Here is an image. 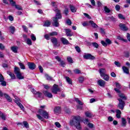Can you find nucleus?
Listing matches in <instances>:
<instances>
[{"mask_svg": "<svg viewBox=\"0 0 130 130\" xmlns=\"http://www.w3.org/2000/svg\"><path fill=\"white\" fill-rule=\"evenodd\" d=\"M50 36L49 35V34L48 35H45V39H46L47 40H49L50 38L49 37Z\"/></svg>", "mask_w": 130, "mask_h": 130, "instance_id": "nucleus-64", "label": "nucleus"}, {"mask_svg": "<svg viewBox=\"0 0 130 130\" xmlns=\"http://www.w3.org/2000/svg\"><path fill=\"white\" fill-rule=\"evenodd\" d=\"M45 77L48 81H52V77L49 76L48 74H45Z\"/></svg>", "mask_w": 130, "mask_h": 130, "instance_id": "nucleus-36", "label": "nucleus"}, {"mask_svg": "<svg viewBox=\"0 0 130 130\" xmlns=\"http://www.w3.org/2000/svg\"><path fill=\"white\" fill-rule=\"evenodd\" d=\"M52 92L53 94H57V92H60V88L58 87V85L54 84L52 89Z\"/></svg>", "mask_w": 130, "mask_h": 130, "instance_id": "nucleus-8", "label": "nucleus"}, {"mask_svg": "<svg viewBox=\"0 0 130 130\" xmlns=\"http://www.w3.org/2000/svg\"><path fill=\"white\" fill-rule=\"evenodd\" d=\"M92 45L93 47H95V48H98V47H99V45L96 42L92 43Z\"/></svg>", "mask_w": 130, "mask_h": 130, "instance_id": "nucleus-41", "label": "nucleus"}, {"mask_svg": "<svg viewBox=\"0 0 130 130\" xmlns=\"http://www.w3.org/2000/svg\"><path fill=\"white\" fill-rule=\"evenodd\" d=\"M14 72L16 75L17 78H18L19 80H23V79H24V76H22V73L20 72L19 68L15 67L14 69Z\"/></svg>", "mask_w": 130, "mask_h": 130, "instance_id": "nucleus-5", "label": "nucleus"}, {"mask_svg": "<svg viewBox=\"0 0 130 130\" xmlns=\"http://www.w3.org/2000/svg\"><path fill=\"white\" fill-rule=\"evenodd\" d=\"M66 23L68 25H69V26H71V25H72V21H71V20L70 19H68L66 21Z\"/></svg>", "mask_w": 130, "mask_h": 130, "instance_id": "nucleus-53", "label": "nucleus"}, {"mask_svg": "<svg viewBox=\"0 0 130 130\" xmlns=\"http://www.w3.org/2000/svg\"><path fill=\"white\" fill-rule=\"evenodd\" d=\"M52 5L53 7H54L55 9H54V12L56 13V16L53 18V23L52 25L54 27H59V23L57 21L59 19H61L62 16L61 14H60V11L57 9L56 6V3L55 2H52Z\"/></svg>", "mask_w": 130, "mask_h": 130, "instance_id": "nucleus-1", "label": "nucleus"}, {"mask_svg": "<svg viewBox=\"0 0 130 130\" xmlns=\"http://www.w3.org/2000/svg\"><path fill=\"white\" fill-rule=\"evenodd\" d=\"M10 31L12 33V34H14L16 28L13 26H10L9 27Z\"/></svg>", "mask_w": 130, "mask_h": 130, "instance_id": "nucleus-35", "label": "nucleus"}, {"mask_svg": "<svg viewBox=\"0 0 130 130\" xmlns=\"http://www.w3.org/2000/svg\"><path fill=\"white\" fill-rule=\"evenodd\" d=\"M89 25H91V27H92V28H98V25L95 23L94 22V21H92V20H90L89 21Z\"/></svg>", "mask_w": 130, "mask_h": 130, "instance_id": "nucleus-20", "label": "nucleus"}, {"mask_svg": "<svg viewBox=\"0 0 130 130\" xmlns=\"http://www.w3.org/2000/svg\"><path fill=\"white\" fill-rule=\"evenodd\" d=\"M101 77L102 78H103V79L105 80V81H106L107 82H108V81H109V79H110L109 75L107 74H104Z\"/></svg>", "mask_w": 130, "mask_h": 130, "instance_id": "nucleus-26", "label": "nucleus"}, {"mask_svg": "<svg viewBox=\"0 0 130 130\" xmlns=\"http://www.w3.org/2000/svg\"><path fill=\"white\" fill-rule=\"evenodd\" d=\"M4 97H5L6 99L9 102H12V98L10 97V95L7 93H4Z\"/></svg>", "mask_w": 130, "mask_h": 130, "instance_id": "nucleus-28", "label": "nucleus"}, {"mask_svg": "<svg viewBox=\"0 0 130 130\" xmlns=\"http://www.w3.org/2000/svg\"><path fill=\"white\" fill-rule=\"evenodd\" d=\"M49 35L50 36H56V35H57V32L54 31V32H51L49 34Z\"/></svg>", "mask_w": 130, "mask_h": 130, "instance_id": "nucleus-48", "label": "nucleus"}, {"mask_svg": "<svg viewBox=\"0 0 130 130\" xmlns=\"http://www.w3.org/2000/svg\"><path fill=\"white\" fill-rule=\"evenodd\" d=\"M60 40L62 43L64 44V45H68V44H70V42H69V41L64 38H61Z\"/></svg>", "mask_w": 130, "mask_h": 130, "instance_id": "nucleus-17", "label": "nucleus"}, {"mask_svg": "<svg viewBox=\"0 0 130 130\" xmlns=\"http://www.w3.org/2000/svg\"><path fill=\"white\" fill-rule=\"evenodd\" d=\"M90 3L92 6H93V7H95V6H96V4L95 3L94 0H90Z\"/></svg>", "mask_w": 130, "mask_h": 130, "instance_id": "nucleus-63", "label": "nucleus"}, {"mask_svg": "<svg viewBox=\"0 0 130 130\" xmlns=\"http://www.w3.org/2000/svg\"><path fill=\"white\" fill-rule=\"evenodd\" d=\"M18 63H19L20 69H21V70H25L26 69V67H25V66H24V64H23V63L19 62Z\"/></svg>", "mask_w": 130, "mask_h": 130, "instance_id": "nucleus-39", "label": "nucleus"}, {"mask_svg": "<svg viewBox=\"0 0 130 130\" xmlns=\"http://www.w3.org/2000/svg\"><path fill=\"white\" fill-rule=\"evenodd\" d=\"M23 125L26 127V128H29V124L28 123V122H27V121H23Z\"/></svg>", "mask_w": 130, "mask_h": 130, "instance_id": "nucleus-43", "label": "nucleus"}, {"mask_svg": "<svg viewBox=\"0 0 130 130\" xmlns=\"http://www.w3.org/2000/svg\"><path fill=\"white\" fill-rule=\"evenodd\" d=\"M119 27L121 30H122L123 31H127L128 30V28H127L125 24L123 23H120L119 24Z\"/></svg>", "mask_w": 130, "mask_h": 130, "instance_id": "nucleus-12", "label": "nucleus"}, {"mask_svg": "<svg viewBox=\"0 0 130 130\" xmlns=\"http://www.w3.org/2000/svg\"><path fill=\"white\" fill-rule=\"evenodd\" d=\"M104 11L106 12V13H110V10H109V9L106 6L105 7Z\"/></svg>", "mask_w": 130, "mask_h": 130, "instance_id": "nucleus-52", "label": "nucleus"}, {"mask_svg": "<svg viewBox=\"0 0 130 130\" xmlns=\"http://www.w3.org/2000/svg\"><path fill=\"white\" fill-rule=\"evenodd\" d=\"M31 91L36 95V97H39V98H42V93L38 91H36L35 89L31 88Z\"/></svg>", "mask_w": 130, "mask_h": 130, "instance_id": "nucleus-10", "label": "nucleus"}, {"mask_svg": "<svg viewBox=\"0 0 130 130\" xmlns=\"http://www.w3.org/2000/svg\"><path fill=\"white\" fill-rule=\"evenodd\" d=\"M119 101V104L118 105V107L119 108V109H121L122 110L124 108V106H125V103L122 100L119 99H118Z\"/></svg>", "mask_w": 130, "mask_h": 130, "instance_id": "nucleus-9", "label": "nucleus"}, {"mask_svg": "<svg viewBox=\"0 0 130 130\" xmlns=\"http://www.w3.org/2000/svg\"><path fill=\"white\" fill-rule=\"evenodd\" d=\"M116 88H115L114 90L117 93H119L118 95L121 99L123 100H126V96L123 93H120L119 89H120V84L118 82H116Z\"/></svg>", "mask_w": 130, "mask_h": 130, "instance_id": "nucleus-4", "label": "nucleus"}, {"mask_svg": "<svg viewBox=\"0 0 130 130\" xmlns=\"http://www.w3.org/2000/svg\"><path fill=\"white\" fill-rule=\"evenodd\" d=\"M69 13V9L66 8L64 10V14L67 16L68 14Z\"/></svg>", "mask_w": 130, "mask_h": 130, "instance_id": "nucleus-57", "label": "nucleus"}, {"mask_svg": "<svg viewBox=\"0 0 130 130\" xmlns=\"http://www.w3.org/2000/svg\"><path fill=\"white\" fill-rule=\"evenodd\" d=\"M118 17L120 20H125V17H124V16H123L121 14H119L118 15Z\"/></svg>", "mask_w": 130, "mask_h": 130, "instance_id": "nucleus-37", "label": "nucleus"}, {"mask_svg": "<svg viewBox=\"0 0 130 130\" xmlns=\"http://www.w3.org/2000/svg\"><path fill=\"white\" fill-rule=\"evenodd\" d=\"M55 125L57 127H60L61 126V125H60V123L58 122H55Z\"/></svg>", "mask_w": 130, "mask_h": 130, "instance_id": "nucleus-54", "label": "nucleus"}, {"mask_svg": "<svg viewBox=\"0 0 130 130\" xmlns=\"http://www.w3.org/2000/svg\"><path fill=\"white\" fill-rule=\"evenodd\" d=\"M75 49L77 52H81V49L80 48V47L79 46H76Z\"/></svg>", "mask_w": 130, "mask_h": 130, "instance_id": "nucleus-56", "label": "nucleus"}, {"mask_svg": "<svg viewBox=\"0 0 130 130\" xmlns=\"http://www.w3.org/2000/svg\"><path fill=\"white\" fill-rule=\"evenodd\" d=\"M38 113L39 114H37V118H38V119H40V120H42V121H43L44 119L43 117H44V118H46V119H48V118H49V114L46 111L44 110L43 109H40L38 111Z\"/></svg>", "mask_w": 130, "mask_h": 130, "instance_id": "nucleus-3", "label": "nucleus"}, {"mask_svg": "<svg viewBox=\"0 0 130 130\" xmlns=\"http://www.w3.org/2000/svg\"><path fill=\"white\" fill-rule=\"evenodd\" d=\"M85 115L87 116V117H92L93 114L91 112H86L85 113Z\"/></svg>", "mask_w": 130, "mask_h": 130, "instance_id": "nucleus-38", "label": "nucleus"}, {"mask_svg": "<svg viewBox=\"0 0 130 130\" xmlns=\"http://www.w3.org/2000/svg\"><path fill=\"white\" fill-rule=\"evenodd\" d=\"M75 101L79 104V105H83V103L81 102L79 100V99L76 98L75 99Z\"/></svg>", "mask_w": 130, "mask_h": 130, "instance_id": "nucleus-49", "label": "nucleus"}, {"mask_svg": "<svg viewBox=\"0 0 130 130\" xmlns=\"http://www.w3.org/2000/svg\"><path fill=\"white\" fill-rule=\"evenodd\" d=\"M126 125V120L124 118H122L121 126L125 127Z\"/></svg>", "mask_w": 130, "mask_h": 130, "instance_id": "nucleus-31", "label": "nucleus"}, {"mask_svg": "<svg viewBox=\"0 0 130 130\" xmlns=\"http://www.w3.org/2000/svg\"><path fill=\"white\" fill-rule=\"evenodd\" d=\"M14 98L15 99V100H14V102L16 103V104L18 105V106H19V107L21 109V110H22V111H25L24 106H23V105H22V104L20 103V99L17 98L16 95L14 96Z\"/></svg>", "mask_w": 130, "mask_h": 130, "instance_id": "nucleus-6", "label": "nucleus"}, {"mask_svg": "<svg viewBox=\"0 0 130 130\" xmlns=\"http://www.w3.org/2000/svg\"><path fill=\"white\" fill-rule=\"evenodd\" d=\"M83 57L85 59H95V56L91 55L90 54H84Z\"/></svg>", "mask_w": 130, "mask_h": 130, "instance_id": "nucleus-11", "label": "nucleus"}, {"mask_svg": "<svg viewBox=\"0 0 130 130\" xmlns=\"http://www.w3.org/2000/svg\"><path fill=\"white\" fill-rule=\"evenodd\" d=\"M51 42L53 43L54 46H57V39L55 38H53L51 39Z\"/></svg>", "mask_w": 130, "mask_h": 130, "instance_id": "nucleus-23", "label": "nucleus"}, {"mask_svg": "<svg viewBox=\"0 0 130 130\" xmlns=\"http://www.w3.org/2000/svg\"><path fill=\"white\" fill-rule=\"evenodd\" d=\"M0 79H3L2 81H0V82H1L2 86H3V87H6V86H7V82L4 81V77H3V75H1V77H0Z\"/></svg>", "mask_w": 130, "mask_h": 130, "instance_id": "nucleus-22", "label": "nucleus"}, {"mask_svg": "<svg viewBox=\"0 0 130 130\" xmlns=\"http://www.w3.org/2000/svg\"><path fill=\"white\" fill-rule=\"evenodd\" d=\"M55 58H56V59L57 60V61L59 62H60V63L62 67H64V66H66V62H64V61H62L61 59L60 58V57H59V56H57L55 57Z\"/></svg>", "mask_w": 130, "mask_h": 130, "instance_id": "nucleus-15", "label": "nucleus"}, {"mask_svg": "<svg viewBox=\"0 0 130 130\" xmlns=\"http://www.w3.org/2000/svg\"><path fill=\"white\" fill-rule=\"evenodd\" d=\"M66 34L67 36L71 37L74 35V34L72 32V30L70 29H65Z\"/></svg>", "mask_w": 130, "mask_h": 130, "instance_id": "nucleus-14", "label": "nucleus"}, {"mask_svg": "<svg viewBox=\"0 0 130 130\" xmlns=\"http://www.w3.org/2000/svg\"><path fill=\"white\" fill-rule=\"evenodd\" d=\"M122 69L123 73H124V74H126V75H128V74H129V71L128 70V68H127L125 66H123Z\"/></svg>", "mask_w": 130, "mask_h": 130, "instance_id": "nucleus-21", "label": "nucleus"}, {"mask_svg": "<svg viewBox=\"0 0 130 130\" xmlns=\"http://www.w3.org/2000/svg\"><path fill=\"white\" fill-rule=\"evenodd\" d=\"M106 83V82L102 79L99 80L98 81V84L100 86V87H105Z\"/></svg>", "mask_w": 130, "mask_h": 130, "instance_id": "nucleus-16", "label": "nucleus"}, {"mask_svg": "<svg viewBox=\"0 0 130 130\" xmlns=\"http://www.w3.org/2000/svg\"><path fill=\"white\" fill-rule=\"evenodd\" d=\"M65 78L66 79V82L69 85H73V80H72V79L70 78L69 77H66Z\"/></svg>", "mask_w": 130, "mask_h": 130, "instance_id": "nucleus-24", "label": "nucleus"}, {"mask_svg": "<svg viewBox=\"0 0 130 130\" xmlns=\"http://www.w3.org/2000/svg\"><path fill=\"white\" fill-rule=\"evenodd\" d=\"M7 74L11 77L12 80H15L16 79V76H15V74H14V73L8 71L7 72Z\"/></svg>", "mask_w": 130, "mask_h": 130, "instance_id": "nucleus-27", "label": "nucleus"}, {"mask_svg": "<svg viewBox=\"0 0 130 130\" xmlns=\"http://www.w3.org/2000/svg\"><path fill=\"white\" fill-rule=\"evenodd\" d=\"M50 25H51V22L49 20H46L44 24V27H49Z\"/></svg>", "mask_w": 130, "mask_h": 130, "instance_id": "nucleus-32", "label": "nucleus"}, {"mask_svg": "<svg viewBox=\"0 0 130 130\" xmlns=\"http://www.w3.org/2000/svg\"><path fill=\"white\" fill-rule=\"evenodd\" d=\"M0 117L2 119H3V120H6L7 118V116H6L5 114L2 113L1 112H0Z\"/></svg>", "mask_w": 130, "mask_h": 130, "instance_id": "nucleus-34", "label": "nucleus"}, {"mask_svg": "<svg viewBox=\"0 0 130 130\" xmlns=\"http://www.w3.org/2000/svg\"><path fill=\"white\" fill-rule=\"evenodd\" d=\"M70 8L72 13H76L77 12V8L73 5H70Z\"/></svg>", "mask_w": 130, "mask_h": 130, "instance_id": "nucleus-29", "label": "nucleus"}, {"mask_svg": "<svg viewBox=\"0 0 130 130\" xmlns=\"http://www.w3.org/2000/svg\"><path fill=\"white\" fill-rule=\"evenodd\" d=\"M99 73L100 74L101 77L106 74V70L104 68H102L100 69Z\"/></svg>", "mask_w": 130, "mask_h": 130, "instance_id": "nucleus-19", "label": "nucleus"}, {"mask_svg": "<svg viewBox=\"0 0 130 130\" xmlns=\"http://www.w3.org/2000/svg\"><path fill=\"white\" fill-rule=\"evenodd\" d=\"M84 80H85V78H84V77H80L78 78V81L79 83H83Z\"/></svg>", "mask_w": 130, "mask_h": 130, "instance_id": "nucleus-44", "label": "nucleus"}, {"mask_svg": "<svg viewBox=\"0 0 130 130\" xmlns=\"http://www.w3.org/2000/svg\"><path fill=\"white\" fill-rule=\"evenodd\" d=\"M9 2L13 7H15V9L17 10L22 11L23 8L20 5H16V2H14V0H9Z\"/></svg>", "mask_w": 130, "mask_h": 130, "instance_id": "nucleus-7", "label": "nucleus"}, {"mask_svg": "<svg viewBox=\"0 0 130 130\" xmlns=\"http://www.w3.org/2000/svg\"><path fill=\"white\" fill-rule=\"evenodd\" d=\"M101 44H102V45H103V46H105V47H106V46H107V43L104 41H102Z\"/></svg>", "mask_w": 130, "mask_h": 130, "instance_id": "nucleus-55", "label": "nucleus"}, {"mask_svg": "<svg viewBox=\"0 0 130 130\" xmlns=\"http://www.w3.org/2000/svg\"><path fill=\"white\" fill-rule=\"evenodd\" d=\"M27 66H28L29 70H33L36 69V65L34 62H28Z\"/></svg>", "mask_w": 130, "mask_h": 130, "instance_id": "nucleus-13", "label": "nucleus"}, {"mask_svg": "<svg viewBox=\"0 0 130 130\" xmlns=\"http://www.w3.org/2000/svg\"><path fill=\"white\" fill-rule=\"evenodd\" d=\"M83 15L86 17V18H87V19H91V16H90V15H89V14H87V13H83Z\"/></svg>", "mask_w": 130, "mask_h": 130, "instance_id": "nucleus-60", "label": "nucleus"}, {"mask_svg": "<svg viewBox=\"0 0 130 130\" xmlns=\"http://www.w3.org/2000/svg\"><path fill=\"white\" fill-rule=\"evenodd\" d=\"M30 37L32 41H36V37H35V35H34V34H32L30 35Z\"/></svg>", "mask_w": 130, "mask_h": 130, "instance_id": "nucleus-46", "label": "nucleus"}, {"mask_svg": "<svg viewBox=\"0 0 130 130\" xmlns=\"http://www.w3.org/2000/svg\"><path fill=\"white\" fill-rule=\"evenodd\" d=\"M74 72L75 74H81V70L79 69H75L74 70Z\"/></svg>", "mask_w": 130, "mask_h": 130, "instance_id": "nucleus-50", "label": "nucleus"}, {"mask_svg": "<svg viewBox=\"0 0 130 130\" xmlns=\"http://www.w3.org/2000/svg\"><path fill=\"white\" fill-rule=\"evenodd\" d=\"M81 121H82V117L81 116H75L73 119L70 120V125L75 126L77 129H81L82 128Z\"/></svg>", "mask_w": 130, "mask_h": 130, "instance_id": "nucleus-2", "label": "nucleus"}, {"mask_svg": "<svg viewBox=\"0 0 130 130\" xmlns=\"http://www.w3.org/2000/svg\"><path fill=\"white\" fill-rule=\"evenodd\" d=\"M5 48V47L4 46V45H3V44H0V49H1V50H4Z\"/></svg>", "mask_w": 130, "mask_h": 130, "instance_id": "nucleus-61", "label": "nucleus"}, {"mask_svg": "<svg viewBox=\"0 0 130 130\" xmlns=\"http://www.w3.org/2000/svg\"><path fill=\"white\" fill-rule=\"evenodd\" d=\"M114 63L115 66H116V67H117L118 68H120V67H121V64L118 61H115L114 62Z\"/></svg>", "mask_w": 130, "mask_h": 130, "instance_id": "nucleus-47", "label": "nucleus"}, {"mask_svg": "<svg viewBox=\"0 0 130 130\" xmlns=\"http://www.w3.org/2000/svg\"><path fill=\"white\" fill-rule=\"evenodd\" d=\"M22 27L23 28V30L25 32H27V31H28V29L27 28V27L25 25H22Z\"/></svg>", "mask_w": 130, "mask_h": 130, "instance_id": "nucleus-59", "label": "nucleus"}, {"mask_svg": "<svg viewBox=\"0 0 130 130\" xmlns=\"http://www.w3.org/2000/svg\"><path fill=\"white\" fill-rule=\"evenodd\" d=\"M106 42L107 44H111V41L109 39H107L106 40Z\"/></svg>", "mask_w": 130, "mask_h": 130, "instance_id": "nucleus-58", "label": "nucleus"}, {"mask_svg": "<svg viewBox=\"0 0 130 130\" xmlns=\"http://www.w3.org/2000/svg\"><path fill=\"white\" fill-rule=\"evenodd\" d=\"M25 41H26V43L28 45H32V41H31V39H27V40H25Z\"/></svg>", "mask_w": 130, "mask_h": 130, "instance_id": "nucleus-42", "label": "nucleus"}, {"mask_svg": "<svg viewBox=\"0 0 130 130\" xmlns=\"http://www.w3.org/2000/svg\"><path fill=\"white\" fill-rule=\"evenodd\" d=\"M54 111L55 114H57L58 113H59L60 112V108L59 107H55L54 110Z\"/></svg>", "mask_w": 130, "mask_h": 130, "instance_id": "nucleus-30", "label": "nucleus"}, {"mask_svg": "<svg viewBox=\"0 0 130 130\" xmlns=\"http://www.w3.org/2000/svg\"><path fill=\"white\" fill-rule=\"evenodd\" d=\"M87 125H88V127H89L90 128H93L94 127V124H93L91 123H88L87 124Z\"/></svg>", "mask_w": 130, "mask_h": 130, "instance_id": "nucleus-51", "label": "nucleus"}, {"mask_svg": "<svg viewBox=\"0 0 130 130\" xmlns=\"http://www.w3.org/2000/svg\"><path fill=\"white\" fill-rule=\"evenodd\" d=\"M117 38L119 40H121L122 41H124V42H127V40H124L123 39V38L121 37V36H118L117 37Z\"/></svg>", "mask_w": 130, "mask_h": 130, "instance_id": "nucleus-40", "label": "nucleus"}, {"mask_svg": "<svg viewBox=\"0 0 130 130\" xmlns=\"http://www.w3.org/2000/svg\"><path fill=\"white\" fill-rule=\"evenodd\" d=\"M116 116L117 117V118H120V117H121V111H120V110H116Z\"/></svg>", "mask_w": 130, "mask_h": 130, "instance_id": "nucleus-25", "label": "nucleus"}, {"mask_svg": "<svg viewBox=\"0 0 130 130\" xmlns=\"http://www.w3.org/2000/svg\"><path fill=\"white\" fill-rule=\"evenodd\" d=\"M115 9L116 11H119L120 10V6L118 5H116L115 6Z\"/></svg>", "mask_w": 130, "mask_h": 130, "instance_id": "nucleus-62", "label": "nucleus"}, {"mask_svg": "<svg viewBox=\"0 0 130 130\" xmlns=\"http://www.w3.org/2000/svg\"><path fill=\"white\" fill-rule=\"evenodd\" d=\"M11 50H12L13 52H14V53H17V52H18V47H12Z\"/></svg>", "mask_w": 130, "mask_h": 130, "instance_id": "nucleus-33", "label": "nucleus"}, {"mask_svg": "<svg viewBox=\"0 0 130 130\" xmlns=\"http://www.w3.org/2000/svg\"><path fill=\"white\" fill-rule=\"evenodd\" d=\"M44 95L46 96V97H48V98H52V93L47 91H44Z\"/></svg>", "mask_w": 130, "mask_h": 130, "instance_id": "nucleus-18", "label": "nucleus"}, {"mask_svg": "<svg viewBox=\"0 0 130 130\" xmlns=\"http://www.w3.org/2000/svg\"><path fill=\"white\" fill-rule=\"evenodd\" d=\"M67 60L70 63H73V59L70 56L67 57Z\"/></svg>", "mask_w": 130, "mask_h": 130, "instance_id": "nucleus-45", "label": "nucleus"}]
</instances>
